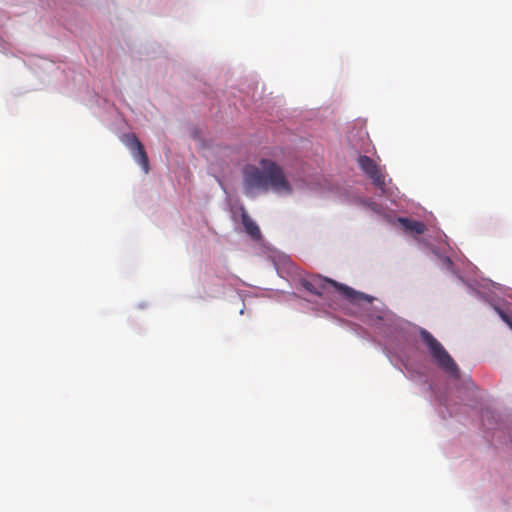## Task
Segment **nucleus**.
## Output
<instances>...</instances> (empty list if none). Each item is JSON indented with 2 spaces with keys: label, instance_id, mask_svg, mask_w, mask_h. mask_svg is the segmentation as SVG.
I'll return each instance as SVG.
<instances>
[{
  "label": "nucleus",
  "instance_id": "nucleus-4",
  "mask_svg": "<svg viewBox=\"0 0 512 512\" xmlns=\"http://www.w3.org/2000/svg\"><path fill=\"white\" fill-rule=\"evenodd\" d=\"M123 143L130 150L134 160L142 167L144 172H149V159L144 146L134 133L126 134L122 138Z\"/></svg>",
  "mask_w": 512,
  "mask_h": 512
},
{
  "label": "nucleus",
  "instance_id": "nucleus-8",
  "mask_svg": "<svg viewBox=\"0 0 512 512\" xmlns=\"http://www.w3.org/2000/svg\"><path fill=\"white\" fill-rule=\"evenodd\" d=\"M496 311L498 315L501 317V319L512 329V315L503 311L500 308H496Z\"/></svg>",
  "mask_w": 512,
  "mask_h": 512
},
{
  "label": "nucleus",
  "instance_id": "nucleus-6",
  "mask_svg": "<svg viewBox=\"0 0 512 512\" xmlns=\"http://www.w3.org/2000/svg\"><path fill=\"white\" fill-rule=\"evenodd\" d=\"M242 224L244 226L245 232L251 238L254 240H259L261 238V232L258 225L245 212L242 213Z\"/></svg>",
  "mask_w": 512,
  "mask_h": 512
},
{
  "label": "nucleus",
  "instance_id": "nucleus-5",
  "mask_svg": "<svg viewBox=\"0 0 512 512\" xmlns=\"http://www.w3.org/2000/svg\"><path fill=\"white\" fill-rule=\"evenodd\" d=\"M358 165L362 171L365 172L369 178H371L373 184L376 187L382 190L384 189L385 176L372 158L366 155H361L358 158Z\"/></svg>",
  "mask_w": 512,
  "mask_h": 512
},
{
  "label": "nucleus",
  "instance_id": "nucleus-7",
  "mask_svg": "<svg viewBox=\"0 0 512 512\" xmlns=\"http://www.w3.org/2000/svg\"><path fill=\"white\" fill-rule=\"evenodd\" d=\"M399 222L401 223L404 230L409 232L423 234L426 230L425 224L420 221L411 220L408 218H400Z\"/></svg>",
  "mask_w": 512,
  "mask_h": 512
},
{
  "label": "nucleus",
  "instance_id": "nucleus-1",
  "mask_svg": "<svg viewBox=\"0 0 512 512\" xmlns=\"http://www.w3.org/2000/svg\"><path fill=\"white\" fill-rule=\"evenodd\" d=\"M243 187L248 196H253L257 191L268 190L282 195H290L293 192L283 168L270 159H261L260 168L247 166L244 169Z\"/></svg>",
  "mask_w": 512,
  "mask_h": 512
},
{
  "label": "nucleus",
  "instance_id": "nucleus-9",
  "mask_svg": "<svg viewBox=\"0 0 512 512\" xmlns=\"http://www.w3.org/2000/svg\"><path fill=\"white\" fill-rule=\"evenodd\" d=\"M369 207H370L372 210L377 211V204H375V203H371V204H369Z\"/></svg>",
  "mask_w": 512,
  "mask_h": 512
},
{
  "label": "nucleus",
  "instance_id": "nucleus-3",
  "mask_svg": "<svg viewBox=\"0 0 512 512\" xmlns=\"http://www.w3.org/2000/svg\"><path fill=\"white\" fill-rule=\"evenodd\" d=\"M420 335L436 365L452 377L458 378L459 368L443 345L427 330H422Z\"/></svg>",
  "mask_w": 512,
  "mask_h": 512
},
{
  "label": "nucleus",
  "instance_id": "nucleus-2",
  "mask_svg": "<svg viewBox=\"0 0 512 512\" xmlns=\"http://www.w3.org/2000/svg\"><path fill=\"white\" fill-rule=\"evenodd\" d=\"M327 285L333 286L338 292H340L346 299H348L352 303H359L363 300L367 302H371L372 298L362 292H358L354 290L353 288L338 283L335 280L329 279V278H323V277H316L312 280H304L302 282V286L309 291L310 293L322 296L323 292Z\"/></svg>",
  "mask_w": 512,
  "mask_h": 512
}]
</instances>
